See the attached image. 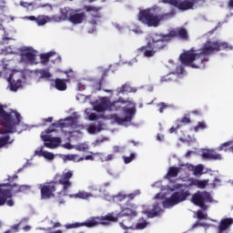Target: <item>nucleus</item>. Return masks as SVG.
I'll return each instance as SVG.
<instances>
[{
  "label": "nucleus",
  "mask_w": 233,
  "mask_h": 233,
  "mask_svg": "<svg viewBox=\"0 0 233 233\" xmlns=\"http://www.w3.org/2000/svg\"><path fill=\"white\" fill-rule=\"evenodd\" d=\"M90 104L94 106V108H86L84 113L88 121L111 119L116 125L130 127L137 112L136 103L130 98L125 100L123 97H118L117 100L112 102L110 97L104 96Z\"/></svg>",
  "instance_id": "f257e3e1"
},
{
  "label": "nucleus",
  "mask_w": 233,
  "mask_h": 233,
  "mask_svg": "<svg viewBox=\"0 0 233 233\" xmlns=\"http://www.w3.org/2000/svg\"><path fill=\"white\" fill-rule=\"evenodd\" d=\"M232 47L227 42H219L216 40H208L202 48H192L186 53L180 55L182 65L190 66L191 68H205V63L208 62V56L219 50H228Z\"/></svg>",
  "instance_id": "f03ea898"
},
{
  "label": "nucleus",
  "mask_w": 233,
  "mask_h": 233,
  "mask_svg": "<svg viewBox=\"0 0 233 233\" xmlns=\"http://www.w3.org/2000/svg\"><path fill=\"white\" fill-rule=\"evenodd\" d=\"M0 119L3 121V125L0 124V148L14 143V138L10 137V134L18 132L21 134L23 130H26V126L21 123L23 117L17 110L10 109L5 111L3 106L0 105Z\"/></svg>",
  "instance_id": "7ed1b4c3"
},
{
  "label": "nucleus",
  "mask_w": 233,
  "mask_h": 233,
  "mask_svg": "<svg viewBox=\"0 0 233 233\" xmlns=\"http://www.w3.org/2000/svg\"><path fill=\"white\" fill-rule=\"evenodd\" d=\"M184 181L185 184H174L173 187H170V191L175 193L163 202L164 208H172V207H176V205H179V203H183V201H187V198H190V191L182 188H188L190 187L206 188L208 185L207 180H199L196 178H186Z\"/></svg>",
  "instance_id": "20e7f679"
},
{
  "label": "nucleus",
  "mask_w": 233,
  "mask_h": 233,
  "mask_svg": "<svg viewBox=\"0 0 233 233\" xmlns=\"http://www.w3.org/2000/svg\"><path fill=\"white\" fill-rule=\"evenodd\" d=\"M30 190V186L17 184H1L0 185V207L6 205L14 207L15 201L12 198V194H19V192H26Z\"/></svg>",
  "instance_id": "39448f33"
},
{
  "label": "nucleus",
  "mask_w": 233,
  "mask_h": 233,
  "mask_svg": "<svg viewBox=\"0 0 233 233\" xmlns=\"http://www.w3.org/2000/svg\"><path fill=\"white\" fill-rule=\"evenodd\" d=\"M172 37L187 40L188 39V33L187 32V29L183 27L172 29L169 34L166 35H155L152 40H149V43H151L155 52H157V50L165 48V43L170 41Z\"/></svg>",
  "instance_id": "423d86ee"
},
{
  "label": "nucleus",
  "mask_w": 233,
  "mask_h": 233,
  "mask_svg": "<svg viewBox=\"0 0 233 233\" xmlns=\"http://www.w3.org/2000/svg\"><path fill=\"white\" fill-rule=\"evenodd\" d=\"M175 13H167L164 15H156V10L154 8L146 9L140 11L138 15V20L143 25H147V26H159V23L161 21H165V19H170V17H174Z\"/></svg>",
  "instance_id": "0eeeda50"
},
{
  "label": "nucleus",
  "mask_w": 233,
  "mask_h": 233,
  "mask_svg": "<svg viewBox=\"0 0 233 233\" xmlns=\"http://www.w3.org/2000/svg\"><path fill=\"white\" fill-rule=\"evenodd\" d=\"M6 74L8 76V88L11 92H17L19 88H23L25 85L23 79H26V71L21 69H8Z\"/></svg>",
  "instance_id": "6e6552de"
},
{
  "label": "nucleus",
  "mask_w": 233,
  "mask_h": 233,
  "mask_svg": "<svg viewBox=\"0 0 233 233\" xmlns=\"http://www.w3.org/2000/svg\"><path fill=\"white\" fill-rule=\"evenodd\" d=\"M123 216H137L136 205L128 202L127 207H123L119 213H109L105 217H100V219L106 218V223H102V225H108L110 221H117V219H119V218H123Z\"/></svg>",
  "instance_id": "1a4fd4ad"
},
{
  "label": "nucleus",
  "mask_w": 233,
  "mask_h": 233,
  "mask_svg": "<svg viewBox=\"0 0 233 233\" xmlns=\"http://www.w3.org/2000/svg\"><path fill=\"white\" fill-rule=\"evenodd\" d=\"M21 56V63L24 65H37L39 59L37 58V51L30 46H22L19 49Z\"/></svg>",
  "instance_id": "9d476101"
},
{
  "label": "nucleus",
  "mask_w": 233,
  "mask_h": 233,
  "mask_svg": "<svg viewBox=\"0 0 233 233\" xmlns=\"http://www.w3.org/2000/svg\"><path fill=\"white\" fill-rule=\"evenodd\" d=\"M77 119H79V115H77V113H74L72 116L65 118L64 120H59L58 123L52 124V126L46 130V134H52V132H56V129L54 128H73Z\"/></svg>",
  "instance_id": "9b49d317"
},
{
  "label": "nucleus",
  "mask_w": 233,
  "mask_h": 233,
  "mask_svg": "<svg viewBox=\"0 0 233 233\" xmlns=\"http://www.w3.org/2000/svg\"><path fill=\"white\" fill-rule=\"evenodd\" d=\"M161 2L165 5H171L182 12L192 10L194 5L198 3L197 0H161Z\"/></svg>",
  "instance_id": "f8f14e48"
},
{
  "label": "nucleus",
  "mask_w": 233,
  "mask_h": 233,
  "mask_svg": "<svg viewBox=\"0 0 233 233\" xmlns=\"http://www.w3.org/2000/svg\"><path fill=\"white\" fill-rule=\"evenodd\" d=\"M102 223H106V218H101V217L90 218L83 223L75 222L72 224H66L65 228L69 230L70 228H79V227H96V225H102Z\"/></svg>",
  "instance_id": "ddd939ff"
},
{
  "label": "nucleus",
  "mask_w": 233,
  "mask_h": 233,
  "mask_svg": "<svg viewBox=\"0 0 233 233\" xmlns=\"http://www.w3.org/2000/svg\"><path fill=\"white\" fill-rule=\"evenodd\" d=\"M212 201H214L212 199V196L207 191H198L192 196L191 198V202H193L194 205H197V207H200L201 208H203L205 203H212Z\"/></svg>",
  "instance_id": "4468645a"
},
{
  "label": "nucleus",
  "mask_w": 233,
  "mask_h": 233,
  "mask_svg": "<svg viewBox=\"0 0 233 233\" xmlns=\"http://www.w3.org/2000/svg\"><path fill=\"white\" fill-rule=\"evenodd\" d=\"M74 176V171L67 170L62 173V175H56V179L58 180V183L60 185H63V190L64 192H66L70 187H72V182L70 179H72Z\"/></svg>",
  "instance_id": "2eb2a0df"
},
{
  "label": "nucleus",
  "mask_w": 233,
  "mask_h": 233,
  "mask_svg": "<svg viewBox=\"0 0 233 233\" xmlns=\"http://www.w3.org/2000/svg\"><path fill=\"white\" fill-rule=\"evenodd\" d=\"M40 137L44 141V147H46V148L54 149V148H57V147L61 145L60 137L45 135V133H42Z\"/></svg>",
  "instance_id": "dca6fc26"
},
{
  "label": "nucleus",
  "mask_w": 233,
  "mask_h": 233,
  "mask_svg": "<svg viewBox=\"0 0 233 233\" xmlns=\"http://www.w3.org/2000/svg\"><path fill=\"white\" fill-rule=\"evenodd\" d=\"M38 187L41 189L42 199H49V198L54 197V192H56V183L40 184Z\"/></svg>",
  "instance_id": "f3484780"
},
{
  "label": "nucleus",
  "mask_w": 233,
  "mask_h": 233,
  "mask_svg": "<svg viewBox=\"0 0 233 233\" xmlns=\"http://www.w3.org/2000/svg\"><path fill=\"white\" fill-rule=\"evenodd\" d=\"M25 19L35 21L38 26H45L46 23H56L54 16L50 17L48 15H38L37 17L31 15L25 16Z\"/></svg>",
  "instance_id": "a211bd4d"
},
{
  "label": "nucleus",
  "mask_w": 233,
  "mask_h": 233,
  "mask_svg": "<svg viewBox=\"0 0 233 233\" xmlns=\"http://www.w3.org/2000/svg\"><path fill=\"white\" fill-rule=\"evenodd\" d=\"M74 10L75 9L70 7L61 8L60 9L61 16L53 15L55 23H61V21H66V20L70 21V17L72 16V14H74Z\"/></svg>",
  "instance_id": "6ab92c4d"
},
{
  "label": "nucleus",
  "mask_w": 233,
  "mask_h": 233,
  "mask_svg": "<svg viewBox=\"0 0 233 233\" xmlns=\"http://www.w3.org/2000/svg\"><path fill=\"white\" fill-rule=\"evenodd\" d=\"M86 12L90 13V15H92L93 20H91V25H96L97 21L101 19V14H99V10H101V7H96L94 5H86L85 6Z\"/></svg>",
  "instance_id": "aec40b11"
},
{
  "label": "nucleus",
  "mask_w": 233,
  "mask_h": 233,
  "mask_svg": "<svg viewBox=\"0 0 233 233\" xmlns=\"http://www.w3.org/2000/svg\"><path fill=\"white\" fill-rule=\"evenodd\" d=\"M153 188H160L162 193H157L155 196V199H165V196H167V192H172L170 188H174V186H162L160 181L156 182L155 184L152 185Z\"/></svg>",
  "instance_id": "412c9836"
},
{
  "label": "nucleus",
  "mask_w": 233,
  "mask_h": 233,
  "mask_svg": "<svg viewBox=\"0 0 233 233\" xmlns=\"http://www.w3.org/2000/svg\"><path fill=\"white\" fill-rule=\"evenodd\" d=\"M86 18V15H85V13L80 12L79 10H73V13L69 18V22L73 25H81Z\"/></svg>",
  "instance_id": "4be33fe9"
},
{
  "label": "nucleus",
  "mask_w": 233,
  "mask_h": 233,
  "mask_svg": "<svg viewBox=\"0 0 233 233\" xmlns=\"http://www.w3.org/2000/svg\"><path fill=\"white\" fill-rule=\"evenodd\" d=\"M5 5H6V2L5 0H0V10H3ZM15 19V17H14L13 15L8 16L3 14L2 12H0V30H5V27L3 26V23H5V21H7V23H10V21H14Z\"/></svg>",
  "instance_id": "5701e85b"
},
{
  "label": "nucleus",
  "mask_w": 233,
  "mask_h": 233,
  "mask_svg": "<svg viewBox=\"0 0 233 233\" xmlns=\"http://www.w3.org/2000/svg\"><path fill=\"white\" fill-rule=\"evenodd\" d=\"M201 157H203V159H223V157H221L220 154L216 153L214 149H203L201 153Z\"/></svg>",
  "instance_id": "b1692460"
},
{
  "label": "nucleus",
  "mask_w": 233,
  "mask_h": 233,
  "mask_svg": "<svg viewBox=\"0 0 233 233\" xmlns=\"http://www.w3.org/2000/svg\"><path fill=\"white\" fill-rule=\"evenodd\" d=\"M185 165H182L180 167H169L167 174L166 175L167 179H170V177H177V175L181 170H186Z\"/></svg>",
  "instance_id": "393cba45"
},
{
  "label": "nucleus",
  "mask_w": 233,
  "mask_h": 233,
  "mask_svg": "<svg viewBox=\"0 0 233 233\" xmlns=\"http://www.w3.org/2000/svg\"><path fill=\"white\" fill-rule=\"evenodd\" d=\"M62 159L64 161H73V163H79L81 161H85V157H80L77 154H68V155H63Z\"/></svg>",
  "instance_id": "a878e982"
},
{
  "label": "nucleus",
  "mask_w": 233,
  "mask_h": 233,
  "mask_svg": "<svg viewBox=\"0 0 233 233\" xmlns=\"http://www.w3.org/2000/svg\"><path fill=\"white\" fill-rule=\"evenodd\" d=\"M54 56H56V61H61V57L57 56L56 52H49L40 55V63H42V65H46L48 61H50V57H54Z\"/></svg>",
  "instance_id": "bb28decb"
},
{
  "label": "nucleus",
  "mask_w": 233,
  "mask_h": 233,
  "mask_svg": "<svg viewBox=\"0 0 233 233\" xmlns=\"http://www.w3.org/2000/svg\"><path fill=\"white\" fill-rule=\"evenodd\" d=\"M106 127L105 124L98 123L97 126L96 125H89L86 127V131L88 134H99L101 130H105Z\"/></svg>",
  "instance_id": "cd10ccee"
},
{
  "label": "nucleus",
  "mask_w": 233,
  "mask_h": 233,
  "mask_svg": "<svg viewBox=\"0 0 233 233\" xmlns=\"http://www.w3.org/2000/svg\"><path fill=\"white\" fill-rule=\"evenodd\" d=\"M106 201H114L115 203H120V201H123V199H126L127 195H124L122 193H118L117 195L111 197L108 194L104 195L103 197Z\"/></svg>",
  "instance_id": "c85d7f7f"
},
{
  "label": "nucleus",
  "mask_w": 233,
  "mask_h": 233,
  "mask_svg": "<svg viewBox=\"0 0 233 233\" xmlns=\"http://www.w3.org/2000/svg\"><path fill=\"white\" fill-rule=\"evenodd\" d=\"M140 50L144 52L145 57H152V56L156 54V50L150 41L147 43V46L141 47Z\"/></svg>",
  "instance_id": "c756f323"
},
{
  "label": "nucleus",
  "mask_w": 233,
  "mask_h": 233,
  "mask_svg": "<svg viewBox=\"0 0 233 233\" xmlns=\"http://www.w3.org/2000/svg\"><path fill=\"white\" fill-rule=\"evenodd\" d=\"M71 198H78L79 199H88L90 198H99V195H94L86 191H79L78 193L71 196Z\"/></svg>",
  "instance_id": "7c9ffc66"
},
{
  "label": "nucleus",
  "mask_w": 233,
  "mask_h": 233,
  "mask_svg": "<svg viewBox=\"0 0 233 233\" xmlns=\"http://www.w3.org/2000/svg\"><path fill=\"white\" fill-rule=\"evenodd\" d=\"M189 169L193 172L194 176H201L203 174V165L194 167L192 165H187L186 169Z\"/></svg>",
  "instance_id": "2f4dec72"
},
{
  "label": "nucleus",
  "mask_w": 233,
  "mask_h": 233,
  "mask_svg": "<svg viewBox=\"0 0 233 233\" xmlns=\"http://www.w3.org/2000/svg\"><path fill=\"white\" fill-rule=\"evenodd\" d=\"M55 88H56V90H60V91L66 90V80L56 78L55 80Z\"/></svg>",
  "instance_id": "473e14b6"
},
{
  "label": "nucleus",
  "mask_w": 233,
  "mask_h": 233,
  "mask_svg": "<svg viewBox=\"0 0 233 233\" xmlns=\"http://www.w3.org/2000/svg\"><path fill=\"white\" fill-rule=\"evenodd\" d=\"M95 156H97L102 163L108 162L114 160V157H116V155L109 154L105 155V153H96Z\"/></svg>",
  "instance_id": "72a5a7b5"
},
{
  "label": "nucleus",
  "mask_w": 233,
  "mask_h": 233,
  "mask_svg": "<svg viewBox=\"0 0 233 233\" xmlns=\"http://www.w3.org/2000/svg\"><path fill=\"white\" fill-rule=\"evenodd\" d=\"M233 144V140H229L226 143L221 144L217 150H224L225 152H232L233 153V147H230Z\"/></svg>",
  "instance_id": "f704fd0d"
},
{
  "label": "nucleus",
  "mask_w": 233,
  "mask_h": 233,
  "mask_svg": "<svg viewBox=\"0 0 233 233\" xmlns=\"http://www.w3.org/2000/svg\"><path fill=\"white\" fill-rule=\"evenodd\" d=\"M232 225H233V218H223L220 221L218 228H226L227 230H228V228H230V226H232Z\"/></svg>",
  "instance_id": "c9c22d12"
},
{
  "label": "nucleus",
  "mask_w": 233,
  "mask_h": 233,
  "mask_svg": "<svg viewBox=\"0 0 233 233\" xmlns=\"http://www.w3.org/2000/svg\"><path fill=\"white\" fill-rule=\"evenodd\" d=\"M117 94H125V92H137L136 88H132L128 85H123L121 87L116 89Z\"/></svg>",
  "instance_id": "e433bc0d"
},
{
  "label": "nucleus",
  "mask_w": 233,
  "mask_h": 233,
  "mask_svg": "<svg viewBox=\"0 0 233 233\" xmlns=\"http://www.w3.org/2000/svg\"><path fill=\"white\" fill-rule=\"evenodd\" d=\"M161 214V208H159V205H155L152 211L147 214L148 218H156V216H159Z\"/></svg>",
  "instance_id": "4c0bfd02"
},
{
  "label": "nucleus",
  "mask_w": 233,
  "mask_h": 233,
  "mask_svg": "<svg viewBox=\"0 0 233 233\" xmlns=\"http://www.w3.org/2000/svg\"><path fill=\"white\" fill-rule=\"evenodd\" d=\"M37 73L42 79H50V77H52V74H50V72L46 69H39Z\"/></svg>",
  "instance_id": "58836bf2"
},
{
  "label": "nucleus",
  "mask_w": 233,
  "mask_h": 233,
  "mask_svg": "<svg viewBox=\"0 0 233 233\" xmlns=\"http://www.w3.org/2000/svg\"><path fill=\"white\" fill-rule=\"evenodd\" d=\"M148 223L144 218H140L138 222L137 223V230H143V228H147V226Z\"/></svg>",
  "instance_id": "ea45409f"
},
{
  "label": "nucleus",
  "mask_w": 233,
  "mask_h": 233,
  "mask_svg": "<svg viewBox=\"0 0 233 233\" xmlns=\"http://www.w3.org/2000/svg\"><path fill=\"white\" fill-rule=\"evenodd\" d=\"M1 56H8L10 54H15L14 48L12 46H7L1 50Z\"/></svg>",
  "instance_id": "a19ab883"
},
{
  "label": "nucleus",
  "mask_w": 233,
  "mask_h": 233,
  "mask_svg": "<svg viewBox=\"0 0 233 233\" xmlns=\"http://www.w3.org/2000/svg\"><path fill=\"white\" fill-rule=\"evenodd\" d=\"M43 157H45V159H47V161H54L56 156L54 155V153L45 151L43 153Z\"/></svg>",
  "instance_id": "79ce46f5"
},
{
  "label": "nucleus",
  "mask_w": 233,
  "mask_h": 233,
  "mask_svg": "<svg viewBox=\"0 0 233 233\" xmlns=\"http://www.w3.org/2000/svg\"><path fill=\"white\" fill-rule=\"evenodd\" d=\"M123 159H124V163L126 165H128V163H132V161H134V159H136V154L131 153L129 157H123Z\"/></svg>",
  "instance_id": "37998d69"
},
{
  "label": "nucleus",
  "mask_w": 233,
  "mask_h": 233,
  "mask_svg": "<svg viewBox=\"0 0 233 233\" xmlns=\"http://www.w3.org/2000/svg\"><path fill=\"white\" fill-rule=\"evenodd\" d=\"M75 148L79 152H85V150H88V145L86 143L80 144V145L75 146Z\"/></svg>",
  "instance_id": "c03bdc74"
},
{
  "label": "nucleus",
  "mask_w": 233,
  "mask_h": 233,
  "mask_svg": "<svg viewBox=\"0 0 233 233\" xmlns=\"http://www.w3.org/2000/svg\"><path fill=\"white\" fill-rule=\"evenodd\" d=\"M86 88V84L85 80H79L76 84V90L83 91Z\"/></svg>",
  "instance_id": "a18cd8bd"
},
{
  "label": "nucleus",
  "mask_w": 233,
  "mask_h": 233,
  "mask_svg": "<svg viewBox=\"0 0 233 233\" xmlns=\"http://www.w3.org/2000/svg\"><path fill=\"white\" fill-rule=\"evenodd\" d=\"M207 128V124L205 122H198V126L194 127L195 132H199V130H205Z\"/></svg>",
  "instance_id": "49530a36"
},
{
  "label": "nucleus",
  "mask_w": 233,
  "mask_h": 233,
  "mask_svg": "<svg viewBox=\"0 0 233 233\" xmlns=\"http://www.w3.org/2000/svg\"><path fill=\"white\" fill-rule=\"evenodd\" d=\"M198 219H207L208 216L205 213V211L198 210L197 211Z\"/></svg>",
  "instance_id": "de8ad7c7"
},
{
  "label": "nucleus",
  "mask_w": 233,
  "mask_h": 233,
  "mask_svg": "<svg viewBox=\"0 0 233 233\" xmlns=\"http://www.w3.org/2000/svg\"><path fill=\"white\" fill-rule=\"evenodd\" d=\"M119 225H120L121 228H123V230L132 228V226H130V224H128V222H127V221L120 222Z\"/></svg>",
  "instance_id": "09e8293b"
},
{
  "label": "nucleus",
  "mask_w": 233,
  "mask_h": 233,
  "mask_svg": "<svg viewBox=\"0 0 233 233\" xmlns=\"http://www.w3.org/2000/svg\"><path fill=\"white\" fill-rule=\"evenodd\" d=\"M88 190L91 192H96L98 190V192H101V188H99L96 184H91L88 186Z\"/></svg>",
  "instance_id": "8fccbe9b"
},
{
  "label": "nucleus",
  "mask_w": 233,
  "mask_h": 233,
  "mask_svg": "<svg viewBox=\"0 0 233 233\" xmlns=\"http://www.w3.org/2000/svg\"><path fill=\"white\" fill-rule=\"evenodd\" d=\"M183 72H185V69L183 68V66H177V70L176 72L172 73L177 74V76H179V74H183Z\"/></svg>",
  "instance_id": "3c124183"
},
{
  "label": "nucleus",
  "mask_w": 233,
  "mask_h": 233,
  "mask_svg": "<svg viewBox=\"0 0 233 233\" xmlns=\"http://www.w3.org/2000/svg\"><path fill=\"white\" fill-rule=\"evenodd\" d=\"M96 154H97V153H91V155L86 156V157H84V159H85L86 161H94V159H96V158L94 157V156H97V155H96Z\"/></svg>",
  "instance_id": "603ef678"
},
{
  "label": "nucleus",
  "mask_w": 233,
  "mask_h": 233,
  "mask_svg": "<svg viewBox=\"0 0 233 233\" xmlns=\"http://www.w3.org/2000/svg\"><path fill=\"white\" fill-rule=\"evenodd\" d=\"M139 194H141V191L136 190L133 193L127 195V198H129V199H134V198H136V196H139Z\"/></svg>",
  "instance_id": "864d4df0"
},
{
  "label": "nucleus",
  "mask_w": 233,
  "mask_h": 233,
  "mask_svg": "<svg viewBox=\"0 0 233 233\" xmlns=\"http://www.w3.org/2000/svg\"><path fill=\"white\" fill-rule=\"evenodd\" d=\"M63 148H66V150H72V148H76V146L70 144V143H66L62 145Z\"/></svg>",
  "instance_id": "5fc2aeb1"
},
{
  "label": "nucleus",
  "mask_w": 233,
  "mask_h": 233,
  "mask_svg": "<svg viewBox=\"0 0 233 233\" xmlns=\"http://www.w3.org/2000/svg\"><path fill=\"white\" fill-rule=\"evenodd\" d=\"M43 147H40L35 151V156H38L39 157H43Z\"/></svg>",
  "instance_id": "6e6d98bb"
},
{
  "label": "nucleus",
  "mask_w": 233,
  "mask_h": 233,
  "mask_svg": "<svg viewBox=\"0 0 233 233\" xmlns=\"http://www.w3.org/2000/svg\"><path fill=\"white\" fill-rule=\"evenodd\" d=\"M115 28H116V30L120 33L125 32V27L120 26L119 24H115Z\"/></svg>",
  "instance_id": "4d7b16f0"
},
{
  "label": "nucleus",
  "mask_w": 233,
  "mask_h": 233,
  "mask_svg": "<svg viewBox=\"0 0 233 233\" xmlns=\"http://www.w3.org/2000/svg\"><path fill=\"white\" fill-rule=\"evenodd\" d=\"M35 8H36V7H35V5H34V4L29 3V5H28L26 10H28L29 12H32V10H35Z\"/></svg>",
  "instance_id": "13d9d810"
},
{
  "label": "nucleus",
  "mask_w": 233,
  "mask_h": 233,
  "mask_svg": "<svg viewBox=\"0 0 233 233\" xmlns=\"http://www.w3.org/2000/svg\"><path fill=\"white\" fill-rule=\"evenodd\" d=\"M158 106H160V107H159V112H160V114H163V109H164V108H167L166 104H165V103H160V104L158 105Z\"/></svg>",
  "instance_id": "bf43d9fd"
},
{
  "label": "nucleus",
  "mask_w": 233,
  "mask_h": 233,
  "mask_svg": "<svg viewBox=\"0 0 233 233\" xmlns=\"http://www.w3.org/2000/svg\"><path fill=\"white\" fill-rule=\"evenodd\" d=\"M65 75L67 76V77H74V71L70 69L69 71H66Z\"/></svg>",
  "instance_id": "052dcab7"
},
{
  "label": "nucleus",
  "mask_w": 233,
  "mask_h": 233,
  "mask_svg": "<svg viewBox=\"0 0 233 233\" xmlns=\"http://www.w3.org/2000/svg\"><path fill=\"white\" fill-rule=\"evenodd\" d=\"M219 185H221V180H219V178H215L213 182V187H218Z\"/></svg>",
  "instance_id": "680f3d73"
},
{
  "label": "nucleus",
  "mask_w": 233,
  "mask_h": 233,
  "mask_svg": "<svg viewBox=\"0 0 233 233\" xmlns=\"http://www.w3.org/2000/svg\"><path fill=\"white\" fill-rule=\"evenodd\" d=\"M29 5H30V3H28V2H24V1L20 2V5L26 9L28 8Z\"/></svg>",
  "instance_id": "e2e57ef3"
},
{
  "label": "nucleus",
  "mask_w": 233,
  "mask_h": 233,
  "mask_svg": "<svg viewBox=\"0 0 233 233\" xmlns=\"http://www.w3.org/2000/svg\"><path fill=\"white\" fill-rule=\"evenodd\" d=\"M29 5H30V3H28V2H24V1L20 2V5L26 9L28 8Z\"/></svg>",
  "instance_id": "0e129e2a"
},
{
  "label": "nucleus",
  "mask_w": 233,
  "mask_h": 233,
  "mask_svg": "<svg viewBox=\"0 0 233 233\" xmlns=\"http://www.w3.org/2000/svg\"><path fill=\"white\" fill-rule=\"evenodd\" d=\"M180 123H190V118L187 117V116H184Z\"/></svg>",
  "instance_id": "69168bd1"
},
{
  "label": "nucleus",
  "mask_w": 233,
  "mask_h": 233,
  "mask_svg": "<svg viewBox=\"0 0 233 233\" xmlns=\"http://www.w3.org/2000/svg\"><path fill=\"white\" fill-rule=\"evenodd\" d=\"M196 227H205V224H201V223H199V222H197V223H195V224L193 225L192 228L194 229V228H196Z\"/></svg>",
  "instance_id": "338daca9"
},
{
  "label": "nucleus",
  "mask_w": 233,
  "mask_h": 233,
  "mask_svg": "<svg viewBox=\"0 0 233 233\" xmlns=\"http://www.w3.org/2000/svg\"><path fill=\"white\" fill-rule=\"evenodd\" d=\"M133 32L135 34H143V31H141V29L139 27H137L136 29H133Z\"/></svg>",
  "instance_id": "774afa93"
}]
</instances>
